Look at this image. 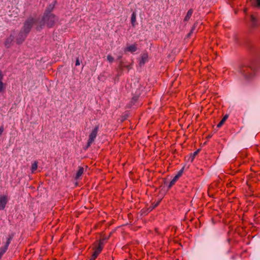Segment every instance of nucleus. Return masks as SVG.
<instances>
[{
	"mask_svg": "<svg viewBox=\"0 0 260 260\" xmlns=\"http://www.w3.org/2000/svg\"><path fill=\"white\" fill-rule=\"evenodd\" d=\"M14 39V36L11 34L9 37L6 38L5 41V46L6 48H9L11 46L12 43Z\"/></svg>",
	"mask_w": 260,
	"mask_h": 260,
	"instance_id": "nucleus-10",
	"label": "nucleus"
},
{
	"mask_svg": "<svg viewBox=\"0 0 260 260\" xmlns=\"http://www.w3.org/2000/svg\"><path fill=\"white\" fill-rule=\"evenodd\" d=\"M38 168V162L37 161H35L31 165V171L32 173H34L35 171L37 170Z\"/></svg>",
	"mask_w": 260,
	"mask_h": 260,
	"instance_id": "nucleus-22",
	"label": "nucleus"
},
{
	"mask_svg": "<svg viewBox=\"0 0 260 260\" xmlns=\"http://www.w3.org/2000/svg\"><path fill=\"white\" fill-rule=\"evenodd\" d=\"M13 237H14L13 234L9 235L7 238V240L5 244V246L4 247H2L0 248V259H1L2 256L4 255V254L8 250L9 245L10 244L12 240L13 239Z\"/></svg>",
	"mask_w": 260,
	"mask_h": 260,
	"instance_id": "nucleus-6",
	"label": "nucleus"
},
{
	"mask_svg": "<svg viewBox=\"0 0 260 260\" xmlns=\"http://www.w3.org/2000/svg\"><path fill=\"white\" fill-rule=\"evenodd\" d=\"M56 2L55 1L53 4H50L46 9L44 14H45V16H47V14H53L52 11L53 10Z\"/></svg>",
	"mask_w": 260,
	"mask_h": 260,
	"instance_id": "nucleus-13",
	"label": "nucleus"
},
{
	"mask_svg": "<svg viewBox=\"0 0 260 260\" xmlns=\"http://www.w3.org/2000/svg\"><path fill=\"white\" fill-rule=\"evenodd\" d=\"M160 203V201H158L156 203H152V205L150 206L149 208L148 209V210H149V211H152L153 209H154L155 207H156Z\"/></svg>",
	"mask_w": 260,
	"mask_h": 260,
	"instance_id": "nucleus-21",
	"label": "nucleus"
},
{
	"mask_svg": "<svg viewBox=\"0 0 260 260\" xmlns=\"http://www.w3.org/2000/svg\"><path fill=\"white\" fill-rule=\"evenodd\" d=\"M197 25H198V23L197 22H196V23H194L192 27L191 28V29L190 31L187 35L188 37H189L191 35V34L193 32L194 30L197 27Z\"/></svg>",
	"mask_w": 260,
	"mask_h": 260,
	"instance_id": "nucleus-23",
	"label": "nucleus"
},
{
	"mask_svg": "<svg viewBox=\"0 0 260 260\" xmlns=\"http://www.w3.org/2000/svg\"><path fill=\"white\" fill-rule=\"evenodd\" d=\"M258 66L259 63L257 60H251L239 66L238 72L244 78L249 79L254 75Z\"/></svg>",
	"mask_w": 260,
	"mask_h": 260,
	"instance_id": "nucleus-1",
	"label": "nucleus"
},
{
	"mask_svg": "<svg viewBox=\"0 0 260 260\" xmlns=\"http://www.w3.org/2000/svg\"><path fill=\"white\" fill-rule=\"evenodd\" d=\"M131 23L133 26H135L136 22V13L135 12H133L131 16Z\"/></svg>",
	"mask_w": 260,
	"mask_h": 260,
	"instance_id": "nucleus-19",
	"label": "nucleus"
},
{
	"mask_svg": "<svg viewBox=\"0 0 260 260\" xmlns=\"http://www.w3.org/2000/svg\"><path fill=\"white\" fill-rule=\"evenodd\" d=\"M99 125H96L93 129L91 133L89 135V138L87 141V145L86 146V149L89 148L92 143L94 141L95 139L96 138L98 132L99 131Z\"/></svg>",
	"mask_w": 260,
	"mask_h": 260,
	"instance_id": "nucleus-4",
	"label": "nucleus"
},
{
	"mask_svg": "<svg viewBox=\"0 0 260 260\" xmlns=\"http://www.w3.org/2000/svg\"><path fill=\"white\" fill-rule=\"evenodd\" d=\"M148 61V55L147 53L142 54L141 56V59L139 62V65L140 67L143 66L146 62Z\"/></svg>",
	"mask_w": 260,
	"mask_h": 260,
	"instance_id": "nucleus-12",
	"label": "nucleus"
},
{
	"mask_svg": "<svg viewBox=\"0 0 260 260\" xmlns=\"http://www.w3.org/2000/svg\"><path fill=\"white\" fill-rule=\"evenodd\" d=\"M199 151H200V149H198L193 152L192 156L190 157V159H191V161H193V160L195 158L196 156L199 153Z\"/></svg>",
	"mask_w": 260,
	"mask_h": 260,
	"instance_id": "nucleus-24",
	"label": "nucleus"
},
{
	"mask_svg": "<svg viewBox=\"0 0 260 260\" xmlns=\"http://www.w3.org/2000/svg\"><path fill=\"white\" fill-rule=\"evenodd\" d=\"M84 172V168L82 167H79L78 170L76 173L75 179L78 180L80 177L82 176Z\"/></svg>",
	"mask_w": 260,
	"mask_h": 260,
	"instance_id": "nucleus-15",
	"label": "nucleus"
},
{
	"mask_svg": "<svg viewBox=\"0 0 260 260\" xmlns=\"http://www.w3.org/2000/svg\"><path fill=\"white\" fill-rule=\"evenodd\" d=\"M80 64V63L79 58L77 57L76 59L75 66H79Z\"/></svg>",
	"mask_w": 260,
	"mask_h": 260,
	"instance_id": "nucleus-27",
	"label": "nucleus"
},
{
	"mask_svg": "<svg viewBox=\"0 0 260 260\" xmlns=\"http://www.w3.org/2000/svg\"><path fill=\"white\" fill-rule=\"evenodd\" d=\"M137 98H136V97H134V98H133V100H134V101H137Z\"/></svg>",
	"mask_w": 260,
	"mask_h": 260,
	"instance_id": "nucleus-31",
	"label": "nucleus"
},
{
	"mask_svg": "<svg viewBox=\"0 0 260 260\" xmlns=\"http://www.w3.org/2000/svg\"><path fill=\"white\" fill-rule=\"evenodd\" d=\"M27 36V34L25 33L24 31L20 30L16 39V43L17 44H22L24 42Z\"/></svg>",
	"mask_w": 260,
	"mask_h": 260,
	"instance_id": "nucleus-8",
	"label": "nucleus"
},
{
	"mask_svg": "<svg viewBox=\"0 0 260 260\" xmlns=\"http://www.w3.org/2000/svg\"><path fill=\"white\" fill-rule=\"evenodd\" d=\"M35 22V20L32 17H29L24 22V25L21 30L24 31L25 33L28 35L30 32Z\"/></svg>",
	"mask_w": 260,
	"mask_h": 260,
	"instance_id": "nucleus-3",
	"label": "nucleus"
},
{
	"mask_svg": "<svg viewBox=\"0 0 260 260\" xmlns=\"http://www.w3.org/2000/svg\"><path fill=\"white\" fill-rule=\"evenodd\" d=\"M8 202V197L7 196H0V210H4L6 205Z\"/></svg>",
	"mask_w": 260,
	"mask_h": 260,
	"instance_id": "nucleus-9",
	"label": "nucleus"
},
{
	"mask_svg": "<svg viewBox=\"0 0 260 260\" xmlns=\"http://www.w3.org/2000/svg\"><path fill=\"white\" fill-rule=\"evenodd\" d=\"M107 60L110 63L113 62L114 61V58L111 55H108L107 56Z\"/></svg>",
	"mask_w": 260,
	"mask_h": 260,
	"instance_id": "nucleus-25",
	"label": "nucleus"
},
{
	"mask_svg": "<svg viewBox=\"0 0 260 260\" xmlns=\"http://www.w3.org/2000/svg\"><path fill=\"white\" fill-rule=\"evenodd\" d=\"M122 58V56L121 55H119L117 57V60H120Z\"/></svg>",
	"mask_w": 260,
	"mask_h": 260,
	"instance_id": "nucleus-29",
	"label": "nucleus"
},
{
	"mask_svg": "<svg viewBox=\"0 0 260 260\" xmlns=\"http://www.w3.org/2000/svg\"><path fill=\"white\" fill-rule=\"evenodd\" d=\"M183 171V169H182L181 170H180L178 172V174L175 176H177L178 178L179 179V177L182 175Z\"/></svg>",
	"mask_w": 260,
	"mask_h": 260,
	"instance_id": "nucleus-26",
	"label": "nucleus"
},
{
	"mask_svg": "<svg viewBox=\"0 0 260 260\" xmlns=\"http://www.w3.org/2000/svg\"><path fill=\"white\" fill-rule=\"evenodd\" d=\"M259 25V19L256 15H251L249 16V20L248 25L251 29H255Z\"/></svg>",
	"mask_w": 260,
	"mask_h": 260,
	"instance_id": "nucleus-5",
	"label": "nucleus"
},
{
	"mask_svg": "<svg viewBox=\"0 0 260 260\" xmlns=\"http://www.w3.org/2000/svg\"><path fill=\"white\" fill-rule=\"evenodd\" d=\"M178 180L177 176H175L173 179L170 181L168 188H170L173 185L175 184L176 182Z\"/></svg>",
	"mask_w": 260,
	"mask_h": 260,
	"instance_id": "nucleus-20",
	"label": "nucleus"
},
{
	"mask_svg": "<svg viewBox=\"0 0 260 260\" xmlns=\"http://www.w3.org/2000/svg\"><path fill=\"white\" fill-rule=\"evenodd\" d=\"M137 50V44H134L133 45H131L129 46H127L126 48H125L124 51L129 52L131 53H134L136 52Z\"/></svg>",
	"mask_w": 260,
	"mask_h": 260,
	"instance_id": "nucleus-14",
	"label": "nucleus"
},
{
	"mask_svg": "<svg viewBox=\"0 0 260 260\" xmlns=\"http://www.w3.org/2000/svg\"><path fill=\"white\" fill-rule=\"evenodd\" d=\"M96 257H97V256H95V254H92V255H91V257L89 260H95Z\"/></svg>",
	"mask_w": 260,
	"mask_h": 260,
	"instance_id": "nucleus-28",
	"label": "nucleus"
},
{
	"mask_svg": "<svg viewBox=\"0 0 260 260\" xmlns=\"http://www.w3.org/2000/svg\"><path fill=\"white\" fill-rule=\"evenodd\" d=\"M192 13H193V9H190L187 12L186 15L185 16V17L184 19V21H188L189 19L190 18Z\"/></svg>",
	"mask_w": 260,
	"mask_h": 260,
	"instance_id": "nucleus-17",
	"label": "nucleus"
},
{
	"mask_svg": "<svg viewBox=\"0 0 260 260\" xmlns=\"http://www.w3.org/2000/svg\"><path fill=\"white\" fill-rule=\"evenodd\" d=\"M229 117V115L228 114L225 115L221 120L219 122V123L217 125V127L219 128L225 122V121L227 120Z\"/></svg>",
	"mask_w": 260,
	"mask_h": 260,
	"instance_id": "nucleus-18",
	"label": "nucleus"
},
{
	"mask_svg": "<svg viewBox=\"0 0 260 260\" xmlns=\"http://www.w3.org/2000/svg\"><path fill=\"white\" fill-rule=\"evenodd\" d=\"M104 239H101L98 242L97 245L93 248L94 251L93 254H95V256L98 257L99 254L102 252L104 247Z\"/></svg>",
	"mask_w": 260,
	"mask_h": 260,
	"instance_id": "nucleus-7",
	"label": "nucleus"
},
{
	"mask_svg": "<svg viewBox=\"0 0 260 260\" xmlns=\"http://www.w3.org/2000/svg\"><path fill=\"white\" fill-rule=\"evenodd\" d=\"M4 76L3 72L0 71V93L5 91L6 88V84L3 82Z\"/></svg>",
	"mask_w": 260,
	"mask_h": 260,
	"instance_id": "nucleus-11",
	"label": "nucleus"
},
{
	"mask_svg": "<svg viewBox=\"0 0 260 260\" xmlns=\"http://www.w3.org/2000/svg\"><path fill=\"white\" fill-rule=\"evenodd\" d=\"M137 98H136V97H134V98H133V100H134V101H137Z\"/></svg>",
	"mask_w": 260,
	"mask_h": 260,
	"instance_id": "nucleus-30",
	"label": "nucleus"
},
{
	"mask_svg": "<svg viewBox=\"0 0 260 260\" xmlns=\"http://www.w3.org/2000/svg\"><path fill=\"white\" fill-rule=\"evenodd\" d=\"M250 2L254 7L260 8V0H250Z\"/></svg>",
	"mask_w": 260,
	"mask_h": 260,
	"instance_id": "nucleus-16",
	"label": "nucleus"
},
{
	"mask_svg": "<svg viewBox=\"0 0 260 260\" xmlns=\"http://www.w3.org/2000/svg\"><path fill=\"white\" fill-rule=\"evenodd\" d=\"M57 20L58 18L54 14H47V16H45V14H43L42 19L39 24L41 28L45 25H46L48 27L51 28L54 25Z\"/></svg>",
	"mask_w": 260,
	"mask_h": 260,
	"instance_id": "nucleus-2",
	"label": "nucleus"
},
{
	"mask_svg": "<svg viewBox=\"0 0 260 260\" xmlns=\"http://www.w3.org/2000/svg\"><path fill=\"white\" fill-rule=\"evenodd\" d=\"M120 66L122 67V61H120Z\"/></svg>",
	"mask_w": 260,
	"mask_h": 260,
	"instance_id": "nucleus-33",
	"label": "nucleus"
},
{
	"mask_svg": "<svg viewBox=\"0 0 260 260\" xmlns=\"http://www.w3.org/2000/svg\"><path fill=\"white\" fill-rule=\"evenodd\" d=\"M129 67H130V66H123V67L126 68H129Z\"/></svg>",
	"mask_w": 260,
	"mask_h": 260,
	"instance_id": "nucleus-32",
	"label": "nucleus"
}]
</instances>
